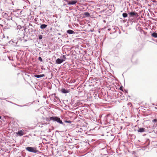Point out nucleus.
Here are the masks:
<instances>
[{
  "mask_svg": "<svg viewBox=\"0 0 157 157\" xmlns=\"http://www.w3.org/2000/svg\"><path fill=\"white\" fill-rule=\"evenodd\" d=\"M49 120L52 121L53 122H56L60 124H62L63 126H65V124L62 121L61 119L57 117L53 116L50 117Z\"/></svg>",
  "mask_w": 157,
  "mask_h": 157,
  "instance_id": "1",
  "label": "nucleus"
},
{
  "mask_svg": "<svg viewBox=\"0 0 157 157\" xmlns=\"http://www.w3.org/2000/svg\"><path fill=\"white\" fill-rule=\"evenodd\" d=\"M26 149L28 151L33 153H38L39 151L37 150L34 147H28L26 148Z\"/></svg>",
  "mask_w": 157,
  "mask_h": 157,
  "instance_id": "2",
  "label": "nucleus"
},
{
  "mask_svg": "<svg viewBox=\"0 0 157 157\" xmlns=\"http://www.w3.org/2000/svg\"><path fill=\"white\" fill-rule=\"evenodd\" d=\"M66 2H67V5H70L75 4L77 2V0H72L70 1H67Z\"/></svg>",
  "mask_w": 157,
  "mask_h": 157,
  "instance_id": "3",
  "label": "nucleus"
},
{
  "mask_svg": "<svg viewBox=\"0 0 157 157\" xmlns=\"http://www.w3.org/2000/svg\"><path fill=\"white\" fill-rule=\"evenodd\" d=\"M118 29V28L117 26L112 27V31L110 32V34H112L116 32V30Z\"/></svg>",
  "mask_w": 157,
  "mask_h": 157,
  "instance_id": "4",
  "label": "nucleus"
},
{
  "mask_svg": "<svg viewBox=\"0 0 157 157\" xmlns=\"http://www.w3.org/2000/svg\"><path fill=\"white\" fill-rule=\"evenodd\" d=\"M65 61L63 59L58 58L56 60V63L57 64H60Z\"/></svg>",
  "mask_w": 157,
  "mask_h": 157,
  "instance_id": "5",
  "label": "nucleus"
},
{
  "mask_svg": "<svg viewBox=\"0 0 157 157\" xmlns=\"http://www.w3.org/2000/svg\"><path fill=\"white\" fill-rule=\"evenodd\" d=\"M6 22H5V21L3 20H2L1 19H0V25L2 27L3 26L5 27H6Z\"/></svg>",
  "mask_w": 157,
  "mask_h": 157,
  "instance_id": "6",
  "label": "nucleus"
},
{
  "mask_svg": "<svg viewBox=\"0 0 157 157\" xmlns=\"http://www.w3.org/2000/svg\"><path fill=\"white\" fill-rule=\"evenodd\" d=\"M17 136H21L24 134V132L22 130H20L16 132Z\"/></svg>",
  "mask_w": 157,
  "mask_h": 157,
  "instance_id": "7",
  "label": "nucleus"
},
{
  "mask_svg": "<svg viewBox=\"0 0 157 157\" xmlns=\"http://www.w3.org/2000/svg\"><path fill=\"white\" fill-rule=\"evenodd\" d=\"M67 33L69 34H75V32L71 29H69L67 31Z\"/></svg>",
  "mask_w": 157,
  "mask_h": 157,
  "instance_id": "8",
  "label": "nucleus"
},
{
  "mask_svg": "<svg viewBox=\"0 0 157 157\" xmlns=\"http://www.w3.org/2000/svg\"><path fill=\"white\" fill-rule=\"evenodd\" d=\"M129 15H130L132 17H133L134 16H136L138 15V14L137 13L135 12H131L129 13Z\"/></svg>",
  "mask_w": 157,
  "mask_h": 157,
  "instance_id": "9",
  "label": "nucleus"
},
{
  "mask_svg": "<svg viewBox=\"0 0 157 157\" xmlns=\"http://www.w3.org/2000/svg\"><path fill=\"white\" fill-rule=\"evenodd\" d=\"M45 75L44 74H40V75H34V77L36 78H40L41 77H43Z\"/></svg>",
  "mask_w": 157,
  "mask_h": 157,
  "instance_id": "10",
  "label": "nucleus"
},
{
  "mask_svg": "<svg viewBox=\"0 0 157 157\" xmlns=\"http://www.w3.org/2000/svg\"><path fill=\"white\" fill-rule=\"evenodd\" d=\"M61 91L62 93L64 94H66L69 92V91L67 90H66L64 88H62Z\"/></svg>",
  "mask_w": 157,
  "mask_h": 157,
  "instance_id": "11",
  "label": "nucleus"
},
{
  "mask_svg": "<svg viewBox=\"0 0 157 157\" xmlns=\"http://www.w3.org/2000/svg\"><path fill=\"white\" fill-rule=\"evenodd\" d=\"M47 26V25L45 24H40V28L43 29H45Z\"/></svg>",
  "mask_w": 157,
  "mask_h": 157,
  "instance_id": "12",
  "label": "nucleus"
},
{
  "mask_svg": "<svg viewBox=\"0 0 157 157\" xmlns=\"http://www.w3.org/2000/svg\"><path fill=\"white\" fill-rule=\"evenodd\" d=\"M138 132H145V129L143 128H140L137 130Z\"/></svg>",
  "mask_w": 157,
  "mask_h": 157,
  "instance_id": "13",
  "label": "nucleus"
},
{
  "mask_svg": "<svg viewBox=\"0 0 157 157\" xmlns=\"http://www.w3.org/2000/svg\"><path fill=\"white\" fill-rule=\"evenodd\" d=\"M151 36L155 38H157V33L156 32H153L151 34Z\"/></svg>",
  "mask_w": 157,
  "mask_h": 157,
  "instance_id": "14",
  "label": "nucleus"
},
{
  "mask_svg": "<svg viewBox=\"0 0 157 157\" xmlns=\"http://www.w3.org/2000/svg\"><path fill=\"white\" fill-rule=\"evenodd\" d=\"M10 13H4L3 16V17L5 18L6 19V18H7V17H8V16L10 15Z\"/></svg>",
  "mask_w": 157,
  "mask_h": 157,
  "instance_id": "15",
  "label": "nucleus"
},
{
  "mask_svg": "<svg viewBox=\"0 0 157 157\" xmlns=\"http://www.w3.org/2000/svg\"><path fill=\"white\" fill-rule=\"evenodd\" d=\"M11 42H13V46H16L17 43V40H15L14 41L13 40L11 41Z\"/></svg>",
  "mask_w": 157,
  "mask_h": 157,
  "instance_id": "16",
  "label": "nucleus"
},
{
  "mask_svg": "<svg viewBox=\"0 0 157 157\" xmlns=\"http://www.w3.org/2000/svg\"><path fill=\"white\" fill-rule=\"evenodd\" d=\"M122 16L124 17H126L128 16V14L125 13H124L122 14Z\"/></svg>",
  "mask_w": 157,
  "mask_h": 157,
  "instance_id": "17",
  "label": "nucleus"
},
{
  "mask_svg": "<svg viewBox=\"0 0 157 157\" xmlns=\"http://www.w3.org/2000/svg\"><path fill=\"white\" fill-rule=\"evenodd\" d=\"M7 20H12V17L10 16V15L8 16L7 18H6Z\"/></svg>",
  "mask_w": 157,
  "mask_h": 157,
  "instance_id": "18",
  "label": "nucleus"
},
{
  "mask_svg": "<svg viewBox=\"0 0 157 157\" xmlns=\"http://www.w3.org/2000/svg\"><path fill=\"white\" fill-rule=\"evenodd\" d=\"M13 104L19 107H23L24 106V105H19L15 103H13Z\"/></svg>",
  "mask_w": 157,
  "mask_h": 157,
  "instance_id": "19",
  "label": "nucleus"
},
{
  "mask_svg": "<svg viewBox=\"0 0 157 157\" xmlns=\"http://www.w3.org/2000/svg\"><path fill=\"white\" fill-rule=\"evenodd\" d=\"M84 14L86 17H88L90 16V14L88 12H85Z\"/></svg>",
  "mask_w": 157,
  "mask_h": 157,
  "instance_id": "20",
  "label": "nucleus"
},
{
  "mask_svg": "<svg viewBox=\"0 0 157 157\" xmlns=\"http://www.w3.org/2000/svg\"><path fill=\"white\" fill-rule=\"evenodd\" d=\"M63 121L65 123H70L72 122V121H67V120H64Z\"/></svg>",
  "mask_w": 157,
  "mask_h": 157,
  "instance_id": "21",
  "label": "nucleus"
},
{
  "mask_svg": "<svg viewBox=\"0 0 157 157\" xmlns=\"http://www.w3.org/2000/svg\"><path fill=\"white\" fill-rule=\"evenodd\" d=\"M38 37L40 40L42 39L43 38L42 36V35H40L38 36Z\"/></svg>",
  "mask_w": 157,
  "mask_h": 157,
  "instance_id": "22",
  "label": "nucleus"
},
{
  "mask_svg": "<svg viewBox=\"0 0 157 157\" xmlns=\"http://www.w3.org/2000/svg\"><path fill=\"white\" fill-rule=\"evenodd\" d=\"M152 122L153 123H156L157 122V119H155L152 120Z\"/></svg>",
  "mask_w": 157,
  "mask_h": 157,
  "instance_id": "23",
  "label": "nucleus"
},
{
  "mask_svg": "<svg viewBox=\"0 0 157 157\" xmlns=\"http://www.w3.org/2000/svg\"><path fill=\"white\" fill-rule=\"evenodd\" d=\"M38 60L40 62H42V59L41 57H39L38 58Z\"/></svg>",
  "mask_w": 157,
  "mask_h": 157,
  "instance_id": "24",
  "label": "nucleus"
},
{
  "mask_svg": "<svg viewBox=\"0 0 157 157\" xmlns=\"http://www.w3.org/2000/svg\"><path fill=\"white\" fill-rule=\"evenodd\" d=\"M62 58L63 59V60H65V61L66 59V57L65 55H63L62 56Z\"/></svg>",
  "mask_w": 157,
  "mask_h": 157,
  "instance_id": "25",
  "label": "nucleus"
},
{
  "mask_svg": "<svg viewBox=\"0 0 157 157\" xmlns=\"http://www.w3.org/2000/svg\"><path fill=\"white\" fill-rule=\"evenodd\" d=\"M119 89H120V90H121V91H123V86H121V87H120L119 88Z\"/></svg>",
  "mask_w": 157,
  "mask_h": 157,
  "instance_id": "26",
  "label": "nucleus"
},
{
  "mask_svg": "<svg viewBox=\"0 0 157 157\" xmlns=\"http://www.w3.org/2000/svg\"><path fill=\"white\" fill-rule=\"evenodd\" d=\"M29 104V103L28 104H26L25 105H24V106H29V105H28V104Z\"/></svg>",
  "mask_w": 157,
  "mask_h": 157,
  "instance_id": "27",
  "label": "nucleus"
},
{
  "mask_svg": "<svg viewBox=\"0 0 157 157\" xmlns=\"http://www.w3.org/2000/svg\"><path fill=\"white\" fill-rule=\"evenodd\" d=\"M128 106H130V105H132V104L131 102H129L128 104Z\"/></svg>",
  "mask_w": 157,
  "mask_h": 157,
  "instance_id": "28",
  "label": "nucleus"
},
{
  "mask_svg": "<svg viewBox=\"0 0 157 157\" xmlns=\"http://www.w3.org/2000/svg\"><path fill=\"white\" fill-rule=\"evenodd\" d=\"M152 40L153 41H155L157 44V39H156V40L152 39Z\"/></svg>",
  "mask_w": 157,
  "mask_h": 157,
  "instance_id": "29",
  "label": "nucleus"
},
{
  "mask_svg": "<svg viewBox=\"0 0 157 157\" xmlns=\"http://www.w3.org/2000/svg\"><path fill=\"white\" fill-rule=\"evenodd\" d=\"M6 101H7L8 102H10V103H12V104H13V102H11V101H8V100H6Z\"/></svg>",
  "mask_w": 157,
  "mask_h": 157,
  "instance_id": "30",
  "label": "nucleus"
},
{
  "mask_svg": "<svg viewBox=\"0 0 157 157\" xmlns=\"http://www.w3.org/2000/svg\"><path fill=\"white\" fill-rule=\"evenodd\" d=\"M108 30L109 31L110 30H111L112 31V28H110V29H108Z\"/></svg>",
  "mask_w": 157,
  "mask_h": 157,
  "instance_id": "31",
  "label": "nucleus"
},
{
  "mask_svg": "<svg viewBox=\"0 0 157 157\" xmlns=\"http://www.w3.org/2000/svg\"><path fill=\"white\" fill-rule=\"evenodd\" d=\"M82 129L81 128H80V129L79 132H82Z\"/></svg>",
  "mask_w": 157,
  "mask_h": 157,
  "instance_id": "32",
  "label": "nucleus"
},
{
  "mask_svg": "<svg viewBox=\"0 0 157 157\" xmlns=\"http://www.w3.org/2000/svg\"><path fill=\"white\" fill-rule=\"evenodd\" d=\"M104 11H105V10H101V13H102V12H104Z\"/></svg>",
  "mask_w": 157,
  "mask_h": 157,
  "instance_id": "33",
  "label": "nucleus"
},
{
  "mask_svg": "<svg viewBox=\"0 0 157 157\" xmlns=\"http://www.w3.org/2000/svg\"><path fill=\"white\" fill-rule=\"evenodd\" d=\"M3 24V23H1V24Z\"/></svg>",
  "mask_w": 157,
  "mask_h": 157,
  "instance_id": "34",
  "label": "nucleus"
},
{
  "mask_svg": "<svg viewBox=\"0 0 157 157\" xmlns=\"http://www.w3.org/2000/svg\"><path fill=\"white\" fill-rule=\"evenodd\" d=\"M55 98H57V97H55Z\"/></svg>",
  "mask_w": 157,
  "mask_h": 157,
  "instance_id": "35",
  "label": "nucleus"
}]
</instances>
